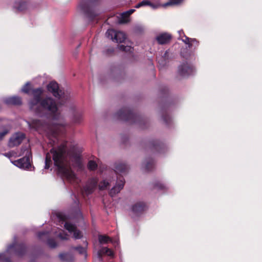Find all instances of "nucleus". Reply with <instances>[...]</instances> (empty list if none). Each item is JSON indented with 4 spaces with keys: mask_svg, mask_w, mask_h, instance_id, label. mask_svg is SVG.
<instances>
[{
    "mask_svg": "<svg viewBox=\"0 0 262 262\" xmlns=\"http://www.w3.org/2000/svg\"><path fill=\"white\" fill-rule=\"evenodd\" d=\"M67 144V142H63L57 148H52L49 152L47 153L45 168L49 169L53 161L54 165L58 168L59 172L70 182H73L76 181V177L75 173L68 166Z\"/></svg>",
    "mask_w": 262,
    "mask_h": 262,
    "instance_id": "1",
    "label": "nucleus"
},
{
    "mask_svg": "<svg viewBox=\"0 0 262 262\" xmlns=\"http://www.w3.org/2000/svg\"><path fill=\"white\" fill-rule=\"evenodd\" d=\"M43 90L41 88L32 90L33 98L29 101V108L40 117L52 116L54 119L59 118L56 101L51 97L41 99Z\"/></svg>",
    "mask_w": 262,
    "mask_h": 262,
    "instance_id": "2",
    "label": "nucleus"
},
{
    "mask_svg": "<svg viewBox=\"0 0 262 262\" xmlns=\"http://www.w3.org/2000/svg\"><path fill=\"white\" fill-rule=\"evenodd\" d=\"M48 91L56 98L61 100V103L63 104L70 98L69 94L59 89L58 84L55 81H51L47 85Z\"/></svg>",
    "mask_w": 262,
    "mask_h": 262,
    "instance_id": "3",
    "label": "nucleus"
},
{
    "mask_svg": "<svg viewBox=\"0 0 262 262\" xmlns=\"http://www.w3.org/2000/svg\"><path fill=\"white\" fill-rule=\"evenodd\" d=\"M118 119L121 120L135 122L138 116L133 113L132 111L127 107H124L119 110L116 114Z\"/></svg>",
    "mask_w": 262,
    "mask_h": 262,
    "instance_id": "4",
    "label": "nucleus"
},
{
    "mask_svg": "<svg viewBox=\"0 0 262 262\" xmlns=\"http://www.w3.org/2000/svg\"><path fill=\"white\" fill-rule=\"evenodd\" d=\"M108 39L118 43H122L126 39L125 34L122 31H116L114 29H108L105 33Z\"/></svg>",
    "mask_w": 262,
    "mask_h": 262,
    "instance_id": "5",
    "label": "nucleus"
},
{
    "mask_svg": "<svg viewBox=\"0 0 262 262\" xmlns=\"http://www.w3.org/2000/svg\"><path fill=\"white\" fill-rule=\"evenodd\" d=\"M194 71L193 66L187 62L181 64L178 68V74L183 77L193 74Z\"/></svg>",
    "mask_w": 262,
    "mask_h": 262,
    "instance_id": "6",
    "label": "nucleus"
},
{
    "mask_svg": "<svg viewBox=\"0 0 262 262\" xmlns=\"http://www.w3.org/2000/svg\"><path fill=\"white\" fill-rule=\"evenodd\" d=\"M25 138V134L21 132L16 133L9 139L8 146L10 148L17 146L21 143Z\"/></svg>",
    "mask_w": 262,
    "mask_h": 262,
    "instance_id": "7",
    "label": "nucleus"
},
{
    "mask_svg": "<svg viewBox=\"0 0 262 262\" xmlns=\"http://www.w3.org/2000/svg\"><path fill=\"white\" fill-rule=\"evenodd\" d=\"M28 155L17 160H15L13 163L18 167L24 169H29L31 167L30 161V152L27 150Z\"/></svg>",
    "mask_w": 262,
    "mask_h": 262,
    "instance_id": "8",
    "label": "nucleus"
},
{
    "mask_svg": "<svg viewBox=\"0 0 262 262\" xmlns=\"http://www.w3.org/2000/svg\"><path fill=\"white\" fill-rule=\"evenodd\" d=\"M79 7L90 20H93L97 16V13L92 11L87 2H82Z\"/></svg>",
    "mask_w": 262,
    "mask_h": 262,
    "instance_id": "9",
    "label": "nucleus"
},
{
    "mask_svg": "<svg viewBox=\"0 0 262 262\" xmlns=\"http://www.w3.org/2000/svg\"><path fill=\"white\" fill-rule=\"evenodd\" d=\"M12 250H14V252L17 255L21 256L26 252V247L24 244H17L14 243L10 245L7 248V251H10Z\"/></svg>",
    "mask_w": 262,
    "mask_h": 262,
    "instance_id": "10",
    "label": "nucleus"
},
{
    "mask_svg": "<svg viewBox=\"0 0 262 262\" xmlns=\"http://www.w3.org/2000/svg\"><path fill=\"white\" fill-rule=\"evenodd\" d=\"M125 184V180L123 177H117V180L116 185L111 189L109 194L111 196L113 197L116 194L120 192L123 189Z\"/></svg>",
    "mask_w": 262,
    "mask_h": 262,
    "instance_id": "11",
    "label": "nucleus"
},
{
    "mask_svg": "<svg viewBox=\"0 0 262 262\" xmlns=\"http://www.w3.org/2000/svg\"><path fill=\"white\" fill-rule=\"evenodd\" d=\"M98 180L96 178L90 179L83 188V191L86 194H91L96 188Z\"/></svg>",
    "mask_w": 262,
    "mask_h": 262,
    "instance_id": "12",
    "label": "nucleus"
},
{
    "mask_svg": "<svg viewBox=\"0 0 262 262\" xmlns=\"http://www.w3.org/2000/svg\"><path fill=\"white\" fill-rule=\"evenodd\" d=\"M64 226V228L68 230L69 232L74 233V237L75 239H80L82 237L81 232L77 230L74 225L68 222H66Z\"/></svg>",
    "mask_w": 262,
    "mask_h": 262,
    "instance_id": "13",
    "label": "nucleus"
},
{
    "mask_svg": "<svg viewBox=\"0 0 262 262\" xmlns=\"http://www.w3.org/2000/svg\"><path fill=\"white\" fill-rule=\"evenodd\" d=\"M147 208L146 205L142 202H137L132 206V211L137 216L142 213Z\"/></svg>",
    "mask_w": 262,
    "mask_h": 262,
    "instance_id": "14",
    "label": "nucleus"
},
{
    "mask_svg": "<svg viewBox=\"0 0 262 262\" xmlns=\"http://www.w3.org/2000/svg\"><path fill=\"white\" fill-rule=\"evenodd\" d=\"M171 35L168 33H162L156 36V39L160 45H165L170 42Z\"/></svg>",
    "mask_w": 262,
    "mask_h": 262,
    "instance_id": "15",
    "label": "nucleus"
},
{
    "mask_svg": "<svg viewBox=\"0 0 262 262\" xmlns=\"http://www.w3.org/2000/svg\"><path fill=\"white\" fill-rule=\"evenodd\" d=\"M148 147L153 151L162 152L165 149V145L157 141H150L148 144Z\"/></svg>",
    "mask_w": 262,
    "mask_h": 262,
    "instance_id": "16",
    "label": "nucleus"
},
{
    "mask_svg": "<svg viewBox=\"0 0 262 262\" xmlns=\"http://www.w3.org/2000/svg\"><path fill=\"white\" fill-rule=\"evenodd\" d=\"M128 166L123 163H116L115 165V171L117 174L120 175L125 174L128 171Z\"/></svg>",
    "mask_w": 262,
    "mask_h": 262,
    "instance_id": "17",
    "label": "nucleus"
},
{
    "mask_svg": "<svg viewBox=\"0 0 262 262\" xmlns=\"http://www.w3.org/2000/svg\"><path fill=\"white\" fill-rule=\"evenodd\" d=\"M4 102L8 105H19L22 103L21 98L17 96L6 98L4 99Z\"/></svg>",
    "mask_w": 262,
    "mask_h": 262,
    "instance_id": "18",
    "label": "nucleus"
},
{
    "mask_svg": "<svg viewBox=\"0 0 262 262\" xmlns=\"http://www.w3.org/2000/svg\"><path fill=\"white\" fill-rule=\"evenodd\" d=\"M104 254H106L108 256H112L113 255V253L111 250L106 247L101 248L97 252V257L99 258V261L102 260V255Z\"/></svg>",
    "mask_w": 262,
    "mask_h": 262,
    "instance_id": "19",
    "label": "nucleus"
},
{
    "mask_svg": "<svg viewBox=\"0 0 262 262\" xmlns=\"http://www.w3.org/2000/svg\"><path fill=\"white\" fill-rule=\"evenodd\" d=\"M59 257L61 261L66 262H73L74 259L73 255L69 253H60Z\"/></svg>",
    "mask_w": 262,
    "mask_h": 262,
    "instance_id": "20",
    "label": "nucleus"
},
{
    "mask_svg": "<svg viewBox=\"0 0 262 262\" xmlns=\"http://www.w3.org/2000/svg\"><path fill=\"white\" fill-rule=\"evenodd\" d=\"M27 122L30 128H34L36 130L41 128L42 125V123L39 120H33L31 122Z\"/></svg>",
    "mask_w": 262,
    "mask_h": 262,
    "instance_id": "21",
    "label": "nucleus"
},
{
    "mask_svg": "<svg viewBox=\"0 0 262 262\" xmlns=\"http://www.w3.org/2000/svg\"><path fill=\"white\" fill-rule=\"evenodd\" d=\"M65 132L64 124H58L54 127L53 134L54 136H56L58 135L63 134Z\"/></svg>",
    "mask_w": 262,
    "mask_h": 262,
    "instance_id": "22",
    "label": "nucleus"
},
{
    "mask_svg": "<svg viewBox=\"0 0 262 262\" xmlns=\"http://www.w3.org/2000/svg\"><path fill=\"white\" fill-rule=\"evenodd\" d=\"M184 37H182L181 38V40L186 45H188V48H192V43H190V41L191 42H196V45L199 46V41L195 38H189L187 36H186L185 34H184Z\"/></svg>",
    "mask_w": 262,
    "mask_h": 262,
    "instance_id": "23",
    "label": "nucleus"
},
{
    "mask_svg": "<svg viewBox=\"0 0 262 262\" xmlns=\"http://www.w3.org/2000/svg\"><path fill=\"white\" fill-rule=\"evenodd\" d=\"M153 187L158 190L166 191L168 189L167 186L159 181H156L154 182Z\"/></svg>",
    "mask_w": 262,
    "mask_h": 262,
    "instance_id": "24",
    "label": "nucleus"
},
{
    "mask_svg": "<svg viewBox=\"0 0 262 262\" xmlns=\"http://www.w3.org/2000/svg\"><path fill=\"white\" fill-rule=\"evenodd\" d=\"M14 7L18 11H23L27 8L28 5L26 2L20 1L19 2H16L14 4Z\"/></svg>",
    "mask_w": 262,
    "mask_h": 262,
    "instance_id": "25",
    "label": "nucleus"
},
{
    "mask_svg": "<svg viewBox=\"0 0 262 262\" xmlns=\"http://www.w3.org/2000/svg\"><path fill=\"white\" fill-rule=\"evenodd\" d=\"M83 120V115L81 113H76L74 114L73 121L75 123H80Z\"/></svg>",
    "mask_w": 262,
    "mask_h": 262,
    "instance_id": "26",
    "label": "nucleus"
},
{
    "mask_svg": "<svg viewBox=\"0 0 262 262\" xmlns=\"http://www.w3.org/2000/svg\"><path fill=\"white\" fill-rule=\"evenodd\" d=\"M154 167V163L152 160L149 159L146 161L145 164L144 169L147 171H150Z\"/></svg>",
    "mask_w": 262,
    "mask_h": 262,
    "instance_id": "27",
    "label": "nucleus"
},
{
    "mask_svg": "<svg viewBox=\"0 0 262 262\" xmlns=\"http://www.w3.org/2000/svg\"><path fill=\"white\" fill-rule=\"evenodd\" d=\"M145 6H150L152 7H154V5L151 4L149 1L148 0H143L141 2L138 3L136 6H135L136 8H139L141 7Z\"/></svg>",
    "mask_w": 262,
    "mask_h": 262,
    "instance_id": "28",
    "label": "nucleus"
},
{
    "mask_svg": "<svg viewBox=\"0 0 262 262\" xmlns=\"http://www.w3.org/2000/svg\"><path fill=\"white\" fill-rule=\"evenodd\" d=\"M118 48L120 50H121L122 51L126 52H132L133 51V48L130 46H125L123 45H118Z\"/></svg>",
    "mask_w": 262,
    "mask_h": 262,
    "instance_id": "29",
    "label": "nucleus"
},
{
    "mask_svg": "<svg viewBox=\"0 0 262 262\" xmlns=\"http://www.w3.org/2000/svg\"><path fill=\"white\" fill-rule=\"evenodd\" d=\"M110 186V183L106 180H103L99 183V188L100 190H104Z\"/></svg>",
    "mask_w": 262,
    "mask_h": 262,
    "instance_id": "30",
    "label": "nucleus"
},
{
    "mask_svg": "<svg viewBox=\"0 0 262 262\" xmlns=\"http://www.w3.org/2000/svg\"><path fill=\"white\" fill-rule=\"evenodd\" d=\"M97 167V164L93 160H90L88 164V168L91 170H95Z\"/></svg>",
    "mask_w": 262,
    "mask_h": 262,
    "instance_id": "31",
    "label": "nucleus"
},
{
    "mask_svg": "<svg viewBox=\"0 0 262 262\" xmlns=\"http://www.w3.org/2000/svg\"><path fill=\"white\" fill-rule=\"evenodd\" d=\"M98 239L101 244H105L108 243L109 241H111V239L109 237L106 236V235H99L98 236Z\"/></svg>",
    "mask_w": 262,
    "mask_h": 262,
    "instance_id": "32",
    "label": "nucleus"
},
{
    "mask_svg": "<svg viewBox=\"0 0 262 262\" xmlns=\"http://www.w3.org/2000/svg\"><path fill=\"white\" fill-rule=\"evenodd\" d=\"M47 244L48 246L52 248H54L57 246L56 242L54 239L52 238L48 239Z\"/></svg>",
    "mask_w": 262,
    "mask_h": 262,
    "instance_id": "33",
    "label": "nucleus"
},
{
    "mask_svg": "<svg viewBox=\"0 0 262 262\" xmlns=\"http://www.w3.org/2000/svg\"><path fill=\"white\" fill-rule=\"evenodd\" d=\"M30 83L29 82H28L26 83V84L23 86V88L21 89L22 92L24 93L29 94L30 93Z\"/></svg>",
    "mask_w": 262,
    "mask_h": 262,
    "instance_id": "34",
    "label": "nucleus"
},
{
    "mask_svg": "<svg viewBox=\"0 0 262 262\" xmlns=\"http://www.w3.org/2000/svg\"><path fill=\"white\" fill-rule=\"evenodd\" d=\"M9 129L4 128L2 132H0V141L2 140L5 136L9 133Z\"/></svg>",
    "mask_w": 262,
    "mask_h": 262,
    "instance_id": "35",
    "label": "nucleus"
},
{
    "mask_svg": "<svg viewBox=\"0 0 262 262\" xmlns=\"http://www.w3.org/2000/svg\"><path fill=\"white\" fill-rule=\"evenodd\" d=\"M49 232L46 231L39 232L37 233V237L39 239H42V236L47 237L49 235Z\"/></svg>",
    "mask_w": 262,
    "mask_h": 262,
    "instance_id": "36",
    "label": "nucleus"
},
{
    "mask_svg": "<svg viewBox=\"0 0 262 262\" xmlns=\"http://www.w3.org/2000/svg\"><path fill=\"white\" fill-rule=\"evenodd\" d=\"M73 249L77 250L81 254H84L85 252V249L81 246L73 247Z\"/></svg>",
    "mask_w": 262,
    "mask_h": 262,
    "instance_id": "37",
    "label": "nucleus"
},
{
    "mask_svg": "<svg viewBox=\"0 0 262 262\" xmlns=\"http://www.w3.org/2000/svg\"><path fill=\"white\" fill-rule=\"evenodd\" d=\"M163 120L164 122L166 124H168L170 123L171 121V118L169 116V115H165L163 116Z\"/></svg>",
    "mask_w": 262,
    "mask_h": 262,
    "instance_id": "38",
    "label": "nucleus"
},
{
    "mask_svg": "<svg viewBox=\"0 0 262 262\" xmlns=\"http://www.w3.org/2000/svg\"><path fill=\"white\" fill-rule=\"evenodd\" d=\"M135 11L134 9H130L128 11L122 13V17H128Z\"/></svg>",
    "mask_w": 262,
    "mask_h": 262,
    "instance_id": "39",
    "label": "nucleus"
},
{
    "mask_svg": "<svg viewBox=\"0 0 262 262\" xmlns=\"http://www.w3.org/2000/svg\"><path fill=\"white\" fill-rule=\"evenodd\" d=\"M114 48L112 47H111V48H109L107 49H106L104 51V53L107 55H111L112 54H113L114 53Z\"/></svg>",
    "mask_w": 262,
    "mask_h": 262,
    "instance_id": "40",
    "label": "nucleus"
},
{
    "mask_svg": "<svg viewBox=\"0 0 262 262\" xmlns=\"http://www.w3.org/2000/svg\"><path fill=\"white\" fill-rule=\"evenodd\" d=\"M183 0H170L169 3H167L165 4L166 6L170 5V4H178L180 3Z\"/></svg>",
    "mask_w": 262,
    "mask_h": 262,
    "instance_id": "41",
    "label": "nucleus"
},
{
    "mask_svg": "<svg viewBox=\"0 0 262 262\" xmlns=\"http://www.w3.org/2000/svg\"><path fill=\"white\" fill-rule=\"evenodd\" d=\"M72 196L74 198V203L75 204V205L76 206H78L79 205V200H78V198L73 193H72Z\"/></svg>",
    "mask_w": 262,
    "mask_h": 262,
    "instance_id": "42",
    "label": "nucleus"
},
{
    "mask_svg": "<svg viewBox=\"0 0 262 262\" xmlns=\"http://www.w3.org/2000/svg\"><path fill=\"white\" fill-rule=\"evenodd\" d=\"M58 236L62 239H68V238L67 234L63 235L61 233L58 234Z\"/></svg>",
    "mask_w": 262,
    "mask_h": 262,
    "instance_id": "43",
    "label": "nucleus"
},
{
    "mask_svg": "<svg viewBox=\"0 0 262 262\" xmlns=\"http://www.w3.org/2000/svg\"><path fill=\"white\" fill-rule=\"evenodd\" d=\"M178 32H179V37L178 38V39H181V38L182 37H183V38L184 37H183L184 36V34H185L184 32V31L183 30H180V31H179Z\"/></svg>",
    "mask_w": 262,
    "mask_h": 262,
    "instance_id": "44",
    "label": "nucleus"
},
{
    "mask_svg": "<svg viewBox=\"0 0 262 262\" xmlns=\"http://www.w3.org/2000/svg\"><path fill=\"white\" fill-rule=\"evenodd\" d=\"M4 156H5V157H8V158H10L12 157V154L11 152H7V153H5L3 154Z\"/></svg>",
    "mask_w": 262,
    "mask_h": 262,
    "instance_id": "45",
    "label": "nucleus"
},
{
    "mask_svg": "<svg viewBox=\"0 0 262 262\" xmlns=\"http://www.w3.org/2000/svg\"><path fill=\"white\" fill-rule=\"evenodd\" d=\"M5 258V254L4 253H0V261L4 260Z\"/></svg>",
    "mask_w": 262,
    "mask_h": 262,
    "instance_id": "46",
    "label": "nucleus"
},
{
    "mask_svg": "<svg viewBox=\"0 0 262 262\" xmlns=\"http://www.w3.org/2000/svg\"><path fill=\"white\" fill-rule=\"evenodd\" d=\"M76 161L78 165H80V160L79 157L76 158Z\"/></svg>",
    "mask_w": 262,
    "mask_h": 262,
    "instance_id": "47",
    "label": "nucleus"
},
{
    "mask_svg": "<svg viewBox=\"0 0 262 262\" xmlns=\"http://www.w3.org/2000/svg\"><path fill=\"white\" fill-rule=\"evenodd\" d=\"M190 43H192V47L193 46V45L195 46V47H198V46L196 45V42H191L190 41Z\"/></svg>",
    "mask_w": 262,
    "mask_h": 262,
    "instance_id": "48",
    "label": "nucleus"
}]
</instances>
